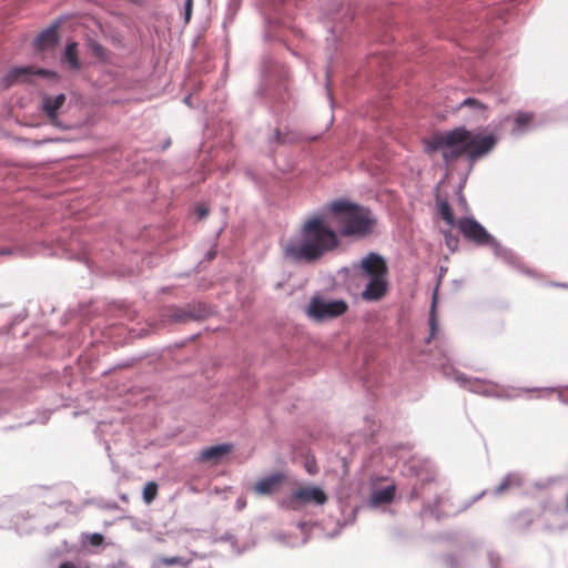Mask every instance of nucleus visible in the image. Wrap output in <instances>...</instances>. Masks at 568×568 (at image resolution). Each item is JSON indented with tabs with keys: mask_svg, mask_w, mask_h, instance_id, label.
I'll return each instance as SVG.
<instances>
[{
	"mask_svg": "<svg viewBox=\"0 0 568 568\" xmlns=\"http://www.w3.org/2000/svg\"><path fill=\"white\" fill-rule=\"evenodd\" d=\"M566 508L568 509V494H567V499H566Z\"/></svg>",
	"mask_w": 568,
	"mask_h": 568,
	"instance_id": "33",
	"label": "nucleus"
},
{
	"mask_svg": "<svg viewBox=\"0 0 568 568\" xmlns=\"http://www.w3.org/2000/svg\"><path fill=\"white\" fill-rule=\"evenodd\" d=\"M232 448L233 446L231 444H220L206 447L201 450L200 460L219 463L221 458H223L232 450Z\"/></svg>",
	"mask_w": 568,
	"mask_h": 568,
	"instance_id": "14",
	"label": "nucleus"
},
{
	"mask_svg": "<svg viewBox=\"0 0 568 568\" xmlns=\"http://www.w3.org/2000/svg\"><path fill=\"white\" fill-rule=\"evenodd\" d=\"M59 568H77V567L73 562L65 561V562L61 564Z\"/></svg>",
	"mask_w": 568,
	"mask_h": 568,
	"instance_id": "29",
	"label": "nucleus"
},
{
	"mask_svg": "<svg viewBox=\"0 0 568 568\" xmlns=\"http://www.w3.org/2000/svg\"><path fill=\"white\" fill-rule=\"evenodd\" d=\"M158 496V484L149 481L143 488V500L145 504H151Z\"/></svg>",
	"mask_w": 568,
	"mask_h": 568,
	"instance_id": "22",
	"label": "nucleus"
},
{
	"mask_svg": "<svg viewBox=\"0 0 568 568\" xmlns=\"http://www.w3.org/2000/svg\"><path fill=\"white\" fill-rule=\"evenodd\" d=\"M460 106L471 108L481 118H486L485 113L487 111V106L477 99L467 98L460 103Z\"/></svg>",
	"mask_w": 568,
	"mask_h": 568,
	"instance_id": "19",
	"label": "nucleus"
},
{
	"mask_svg": "<svg viewBox=\"0 0 568 568\" xmlns=\"http://www.w3.org/2000/svg\"><path fill=\"white\" fill-rule=\"evenodd\" d=\"M62 60L68 63L69 69L71 70H79L81 68V63L79 60V51H78V43L77 42H70L67 44Z\"/></svg>",
	"mask_w": 568,
	"mask_h": 568,
	"instance_id": "15",
	"label": "nucleus"
},
{
	"mask_svg": "<svg viewBox=\"0 0 568 568\" xmlns=\"http://www.w3.org/2000/svg\"><path fill=\"white\" fill-rule=\"evenodd\" d=\"M193 0H185V22L187 23L192 16Z\"/></svg>",
	"mask_w": 568,
	"mask_h": 568,
	"instance_id": "26",
	"label": "nucleus"
},
{
	"mask_svg": "<svg viewBox=\"0 0 568 568\" xmlns=\"http://www.w3.org/2000/svg\"><path fill=\"white\" fill-rule=\"evenodd\" d=\"M361 267L364 274L369 278L386 277L387 275L386 262L381 255L376 253H369L366 257H364L362 260Z\"/></svg>",
	"mask_w": 568,
	"mask_h": 568,
	"instance_id": "9",
	"label": "nucleus"
},
{
	"mask_svg": "<svg viewBox=\"0 0 568 568\" xmlns=\"http://www.w3.org/2000/svg\"><path fill=\"white\" fill-rule=\"evenodd\" d=\"M387 292L386 277L369 278L368 284L362 293L365 301H379Z\"/></svg>",
	"mask_w": 568,
	"mask_h": 568,
	"instance_id": "12",
	"label": "nucleus"
},
{
	"mask_svg": "<svg viewBox=\"0 0 568 568\" xmlns=\"http://www.w3.org/2000/svg\"><path fill=\"white\" fill-rule=\"evenodd\" d=\"M430 332H432V336L435 335V331H436V322H435V318H430Z\"/></svg>",
	"mask_w": 568,
	"mask_h": 568,
	"instance_id": "30",
	"label": "nucleus"
},
{
	"mask_svg": "<svg viewBox=\"0 0 568 568\" xmlns=\"http://www.w3.org/2000/svg\"><path fill=\"white\" fill-rule=\"evenodd\" d=\"M65 94L43 95L41 100V110L47 115L49 122L53 125L59 123V110L64 105Z\"/></svg>",
	"mask_w": 568,
	"mask_h": 568,
	"instance_id": "8",
	"label": "nucleus"
},
{
	"mask_svg": "<svg viewBox=\"0 0 568 568\" xmlns=\"http://www.w3.org/2000/svg\"><path fill=\"white\" fill-rule=\"evenodd\" d=\"M439 213L442 219L449 225L454 226L457 225V222L455 221V216L453 214V210L448 202L444 201L439 203Z\"/></svg>",
	"mask_w": 568,
	"mask_h": 568,
	"instance_id": "20",
	"label": "nucleus"
},
{
	"mask_svg": "<svg viewBox=\"0 0 568 568\" xmlns=\"http://www.w3.org/2000/svg\"><path fill=\"white\" fill-rule=\"evenodd\" d=\"M532 120V113L519 112L516 114L515 122L518 129L528 125Z\"/></svg>",
	"mask_w": 568,
	"mask_h": 568,
	"instance_id": "23",
	"label": "nucleus"
},
{
	"mask_svg": "<svg viewBox=\"0 0 568 568\" xmlns=\"http://www.w3.org/2000/svg\"><path fill=\"white\" fill-rule=\"evenodd\" d=\"M327 501V496L323 489L317 486H304L296 489L291 496V507L298 508L301 505L315 504L324 505Z\"/></svg>",
	"mask_w": 568,
	"mask_h": 568,
	"instance_id": "7",
	"label": "nucleus"
},
{
	"mask_svg": "<svg viewBox=\"0 0 568 568\" xmlns=\"http://www.w3.org/2000/svg\"><path fill=\"white\" fill-rule=\"evenodd\" d=\"M497 139L493 134H473L459 126L448 132H437L424 140L428 154L440 151L446 164L453 163L463 155L470 160L478 159L494 149Z\"/></svg>",
	"mask_w": 568,
	"mask_h": 568,
	"instance_id": "2",
	"label": "nucleus"
},
{
	"mask_svg": "<svg viewBox=\"0 0 568 568\" xmlns=\"http://www.w3.org/2000/svg\"><path fill=\"white\" fill-rule=\"evenodd\" d=\"M396 488L394 485L387 486L383 489L376 490L372 495V503L376 506L389 504L395 497Z\"/></svg>",
	"mask_w": 568,
	"mask_h": 568,
	"instance_id": "16",
	"label": "nucleus"
},
{
	"mask_svg": "<svg viewBox=\"0 0 568 568\" xmlns=\"http://www.w3.org/2000/svg\"><path fill=\"white\" fill-rule=\"evenodd\" d=\"M209 311L202 305H187L172 312L171 318L175 322L197 321L206 317Z\"/></svg>",
	"mask_w": 568,
	"mask_h": 568,
	"instance_id": "10",
	"label": "nucleus"
},
{
	"mask_svg": "<svg viewBox=\"0 0 568 568\" xmlns=\"http://www.w3.org/2000/svg\"><path fill=\"white\" fill-rule=\"evenodd\" d=\"M89 49L91 53L101 61L108 60V50L94 40L89 41Z\"/></svg>",
	"mask_w": 568,
	"mask_h": 568,
	"instance_id": "21",
	"label": "nucleus"
},
{
	"mask_svg": "<svg viewBox=\"0 0 568 568\" xmlns=\"http://www.w3.org/2000/svg\"><path fill=\"white\" fill-rule=\"evenodd\" d=\"M89 539H90V544L95 547L102 545V542L104 540L103 536L99 532L92 534Z\"/></svg>",
	"mask_w": 568,
	"mask_h": 568,
	"instance_id": "25",
	"label": "nucleus"
},
{
	"mask_svg": "<svg viewBox=\"0 0 568 568\" xmlns=\"http://www.w3.org/2000/svg\"><path fill=\"white\" fill-rule=\"evenodd\" d=\"M457 227L467 241L478 246L497 244L494 236L474 217H460L457 221Z\"/></svg>",
	"mask_w": 568,
	"mask_h": 568,
	"instance_id": "5",
	"label": "nucleus"
},
{
	"mask_svg": "<svg viewBox=\"0 0 568 568\" xmlns=\"http://www.w3.org/2000/svg\"><path fill=\"white\" fill-rule=\"evenodd\" d=\"M58 24H53L43 30L34 40L37 51H44L53 48L58 42Z\"/></svg>",
	"mask_w": 568,
	"mask_h": 568,
	"instance_id": "13",
	"label": "nucleus"
},
{
	"mask_svg": "<svg viewBox=\"0 0 568 568\" xmlns=\"http://www.w3.org/2000/svg\"><path fill=\"white\" fill-rule=\"evenodd\" d=\"M196 214H197L199 219H204V217H206V216H207V214H209V209H207V206H205V205H203V204L199 205V206L196 207Z\"/></svg>",
	"mask_w": 568,
	"mask_h": 568,
	"instance_id": "27",
	"label": "nucleus"
},
{
	"mask_svg": "<svg viewBox=\"0 0 568 568\" xmlns=\"http://www.w3.org/2000/svg\"><path fill=\"white\" fill-rule=\"evenodd\" d=\"M465 386L470 392H474L477 394L487 395V396L495 394V392H494L495 386L488 382H483L479 379L467 381Z\"/></svg>",
	"mask_w": 568,
	"mask_h": 568,
	"instance_id": "17",
	"label": "nucleus"
},
{
	"mask_svg": "<svg viewBox=\"0 0 568 568\" xmlns=\"http://www.w3.org/2000/svg\"><path fill=\"white\" fill-rule=\"evenodd\" d=\"M339 245L338 234L321 215L307 219L297 236L283 244L286 260L298 263H314Z\"/></svg>",
	"mask_w": 568,
	"mask_h": 568,
	"instance_id": "1",
	"label": "nucleus"
},
{
	"mask_svg": "<svg viewBox=\"0 0 568 568\" xmlns=\"http://www.w3.org/2000/svg\"><path fill=\"white\" fill-rule=\"evenodd\" d=\"M190 561L184 560L182 557L173 556V557H159L155 560L156 567H171L176 565H182L184 567L189 566Z\"/></svg>",
	"mask_w": 568,
	"mask_h": 568,
	"instance_id": "18",
	"label": "nucleus"
},
{
	"mask_svg": "<svg viewBox=\"0 0 568 568\" xmlns=\"http://www.w3.org/2000/svg\"><path fill=\"white\" fill-rule=\"evenodd\" d=\"M306 469L310 474H315L317 471L316 467L310 463L306 464Z\"/></svg>",
	"mask_w": 568,
	"mask_h": 568,
	"instance_id": "28",
	"label": "nucleus"
},
{
	"mask_svg": "<svg viewBox=\"0 0 568 568\" xmlns=\"http://www.w3.org/2000/svg\"><path fill=\"white\" fill-rule=\"evenodd\" d=\"M410 497H412V498H417V497H418L417 491H416V490H413V491H412V496H410Z\"/></svg>",
	"mask_w": 568,
	"mask_h": 568,
	"instance_id": "32",
	"label": "nucleus"
},
{
	"mask_svg": "<svg viewBox=\"0 0 568 568\" xmlns=\"http://www.w3.org/2000/svg\"><path fill=\"white\" fill-rule=\"evenodd\" d=\"M513 485V478L510 476H507L506 478H504V480L501 481V484L497 487L496 489V493L497 494H503L504 491H506L510 486Z\"/></svg>",
	"mask_w": 568,
	"mask_h": 568,
	"instance_id": "24",
	"label": "nucleus"
},
{
	"mask_svg": "<svg viewBox=\"0 0 568 568\" xmlns=\"http://www.w3.org/2000/svg\"><path fill=\"white\" fill-rule=\"evenodd\" d=\"M328 210L335 215L343 236L365 239L374 233L376 219L368 207L336 200L328 204Z\"/></svg>",
	"mask_w": 568,
	"mask_h": 568,
	"instance_id": "3",
	"label": "nucleus"
},
{
	"mask_svg": "<svg viewBox=\"0 0 568 568\" xmlns=\"http://www.w3.org/2000/svg\"><path fill=\"white\" fill-rule=\"evenodd\" d=\"M49 71L42 68H34L31 65L16 67L10 69L1 79L0 85L3 90L11 88L18 83H27L31 81L33 75L48 77Z\"/></svg>",
	"mask_w": 568,
	"mask_h": 568,
	"instance_id": "6",
	"label": "nucleus"
},
{
	"mask_svg": "<svg viewBox=\"0 0 568 568\" xmlns=\"http://www.w3.org/2000/svg\"><path fill=\"white\" fill-rule=\"evenodd\" d=\"M347 303L343 300L327 301L320 296L312 297L306 313L314 321H324L343 315L347 311Z\"/></svg>",
	"mask_w": 568,
	"mask_h": 568,
	"instance_id": "4",
	"label": "nucleus"
},
{
	"mask_svg": "<svg viewBox=\"0 0 568 568\" xmlns=\"http://www.w3.org/2000/svg\"><path fill=\"white\" fill-rule=\"evenodd\" d=\"M284 480L285 476L276 473L256 481L253 489L257 495H272L280 489Z\"/></svg>",
	"mask_w": 568,
	"mask_h": 568,
	"instance_id": "11",
	"label": "nucleus"
},
{
	"mask_svg": "<svg viewBox=\"0 0 568 568\" xmlns=\"http://www.w3.org/2000/svg\"><path fill=\"white\" fill-rule=\"evenodd\" d=\"M453 242L456 244L457 240L453 239L450 236H446V243H447L448 246H450L453 244Z\"/></svg>",
	"mask_w": 568,
	"mask_h": 568,
	"instance_id": "31",
	"label": "nucleus"
}]
</instances>
